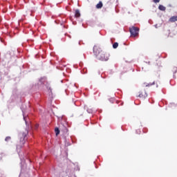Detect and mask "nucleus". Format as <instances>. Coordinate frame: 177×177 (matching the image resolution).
Instances as JSON below:
<instances>
[{
	"mask_svg": "<svg viewBox=\"0 0 177 177\" xmlns=\"http://www.w3.org/2000/svg\"><path fill=\"white\" fill-rule=\"evenodd\" d=\"M153 2L156 3H159V2H160V0H153Z\"/></svg>",
	"mask_w": 177,
	"mask_h": 177,
	"instance_id": "obj_9",
	"label": "nucleus"
},
{
	"mask_svg": "<svg viewBox=\"0 0 177 177\" xmlns=\"http://www.w3.org/2000/svg\"><path fill=\"white\" fill-rule=\"evenodd\" d=\"M10 138V137H6V138L5 139V140L6 141H8V140H9Z\"/></svg>",
	"mask_w": 177,
	"mask_h": 177,
	"instance_id": "obj_10",
	"label": "nucleus"
},
{
	"mask_svg": "<svg viewBox=\"0 0 177 177\" xmlns=\"http://www.w3.org/2000/svg\"><path fill=\"white\" fill-rule=\"evenodd\" d=\"M177 21V16H174L170 18V21L171 22H174Z\"/></svg>",
	"mask_w": 177,
	"mask_h": 177,
	"instance_id": "obj_3",
	"label": "nucleus"
},
{
	"mask_svg": "<svg viewBox=\"0 0 177 177\" xmlns=\"http://www.w3.org/2000/svg\"><path fill=\"white\" fill-rule=\"evenodd\" d=\"M55 133H56V136H57L59 133V130L57 127H56L55 129Z\"/></svg>",
	"mask_w": 177,
	"mask_h": 177,
	"instance_id": "obj_7",
	"label": "nucleus"
},
{
	"mask_svg": "<svg viewBox=\"0 0 177 177\" xmlns=\"http://www.w3.org/2000/svg\"><path fill=\"white\" fill-rule=\"evenodd\" d=\"M138 32H139V28L137 27H131L130 28V32L132 37H135L136 36H138Z\"/></svg>",
	"mask_w": 177,
	"mask_h": 177,
	"instance_id": "obj_2",
	"label": "nucleus"
},
{
	"mask_svg": "<svg viewBox=\"0 0 177 177\" xmlns=\"http://www.w3.org/2000/svg\"><path fill=\"white\" fill-rule=\"evenodd\" d=\"M165 9H166V8H165L164 6H162V5H160V6H159V10H161V11H165Z\"/></svg>",
	"mask_w": 177,
	"mask_h": 177,
	"instance_id": "obj_4",
	"label": "nucleus"
},
{
	"mask_svg": "<svg viewBox=\"0 0 177 177\" xmlns=\"http://www.w3.org/2000/svg\"><path fill=\"white\" fill-rule=\"evenodd\" d=\"M102 2H99V3L97 4V6H96V8H97V9L102 8Z\"/></svg>",
	"mask_w": 177,
	"mask_h": 177,
	"instance_id": "obj_6",
	"label": "nucleus"
},
{
	"mask_svg": "<svg viewBox=\"0 0 177 177\" xmlns=\"http://www.w3.org/2000/svg\"><path fill=\"white\" fill-rule=\"evenodd\" d=\"M118 46V43H117V42L114 43L113 45V48H117Z\"/></svg>",
	"mask_w": 177,
	"mask_h": 177,
	"instance_id": "obj_8",
	"label": "nucleus"
},
{
	"mask_svg": "<svg viewBox=\"0 0 177 177\" xmlns=\"http://www.w3.org/2000/svg\"><path fill=\"white\" fill-rule=\"evenodd\" d=\"M80 17V12L79 10H75V17Z\"/></svg>",
	"mask_w": 177,
	"mask_h": 177,
	"instance_id": "obj_5",
	"label": "nucleus"
},
{
	"mask_svg": "<svg viewBox=\"0 0 177 177\" xmlns=\"http://www.w3.org/2000/svg\"><path fill=\"white\" fill-rule=\"evenodd\" d=\"M93 52L95 53V55H97V58L101 61H108L110 57L109 53L105 52L104 50H101L100 48L97 46L93 47Z\"/></svg>",
	"mask_w": 177,
	"mask_h": 177,
	"instance_id": "obj_1",
	"label": "nucleus"
},
{
	"mask_svg": "<svg viewBox=\"0 0 177 177\" xmlns=\"http://www.w3.org/2000/svg\"><path fill=\"white\" fill-rule=\"evenodd\" d=\"M140 97H142V95L141 94H140V95H139Z\"/></svg>",
	"mask_w": 177,
	"mask_h": 177,
	"instance_id": "obj_11",
	"label": "nucleus"
}]
</instances>
